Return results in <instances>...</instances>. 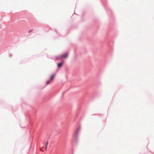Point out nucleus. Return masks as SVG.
I'll return each instance as SVG.
<instances>
[{
	"instance_id": "f257e3e1",
	"label": "nucleus",
	"mask_w": 154,
	"mask_h": 154,
	"mask_svg": "<svg viewBox=\"0 0 154 154\" xmlns=\"http://www.w3.org/2000/svg\"><path fill=\"white\" fill-rule=\"evenodd\" d=\"M68 56V54L67 53H65L60 56V58H66Z\"/></svg>"
},
{
	"instance_id": "f03ea898",
	"label": "nucleus",
	"mask_w": 154,
	"mask_h": 154,
	"mask_svg": "<svg viewBox=\"0 0 154 154\" xmlns=\"http://www.w3.org/2000/svg\"><path fill=\"white\" fill-rule=\"evenodd\" d=\"M55 76V74L51 75L50 76V80H53Z\"/></svg>"
},
{
	"instance_id": "7ed1b4c3",
	"label": "nucleus",
	"mask_w": 154,
	"mask_h": 154,
	"mask_svg": "<svg viewBox=\"0 0 154 154\" xmlns=\"http://www.w3.org/2000/svg\"><path fill=\"white\" fill-rule=\"evenodd\" d=\"M63 62H62L61 63H58L57 64V66H58L59 67H60L63 64Z\"/></svg>"
},
{
	"instance_id": "20e7f679",
	"label": "nucleus",
	"mask_w": 154,
	"mask_h": 154,
	"mask_svg": "<svg viewBox=\"0 0 154 154\" xmlns=\"http://www.w3.org/2000/svg\"><path fill=\"white\" fill-rule=\"evenodd\" d=\"M50 81H51V80H49V81H47V83H46L47 85H48L49 83L50 82Z\"/></svg>"
},
{
	"instance_id": "39448f33",
	"label": "nucleus",
	"mask_w": 154,
	"mask_h": 154,
	"mask_svg": "<svg viewBox=\"0 0 154 154\" xmlns=\"http://www.w3.org/2000/svg\"><path fill=\"white\" fill-rule=\"evenodd\" d=\"M48 143V141H47V142L45 144V147H47Z\"/></svg>"
},
{
	"instance_id": "423d86ee",
	"label": "nucleus",
	"mask_w": 154,
	"mask_h": 154,
	"mask_svg": "<svg viewBox=\"0 0 154 154\" xmlns=\"http://www.w3.org/2000/svg\"><path fill=\"white\" fill-rule=\"evenodd\" d=\"M32 30H30L29 31V32H28V33H30L31 32H32Z\"/></svg>"
},
{
	"instance_id": "0eeeda50",
	"label": "nucleus",
	"mask_w": 154,
	"mask_h": 154,
	"mask_svg": "<svg viewBox=\"0 0 154 154\" xmlns=\"http://www.w3.org/2000/svg\"><path fill=\"white\" fill-rule=\"evenodd\" d=\"M47 147H45V150H47Z\"/></svg>"
},
{
	"instance_id": "6e6552de",
	"label": "nucleus",
	"mask_w": 154,
	"mask_h": 154,
	"mask_svg": "<svg viewBox=\"0 0 154 154\" xmlns=\"http://www.w3.org/2000/svg\"><path fill=\"white\" fill-rule=\"evenodd\" d=\"M40 150L42 151V149H40Z\"/></svg>"
}]
</instances>
